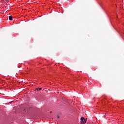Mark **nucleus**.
Masks as SVG:
<instances>
[{"mask_svg":"<svg viewBox=\"0 0 124 124\" xmlns=\"http://www.w3.org/2000/svg\"><path fill=\"white\" fill-rule=\"evenodd\" d=\"M9 20H10V21H12V20H13L12 16H9Z\"/></svg>","mask_w":124,"mask_h":124,"instance_id":"nucleus-2","label":"nucleus"},{"mask_svg":"<svg viewBox=\"0 0 124 124\" xmlns=\"http://www.w3.org/2000/svg\"><path fill=\"white\" fill-rule=\"evenodd\" d=\"M80 121H81L82 124H86V119H85V118L81 117L80 119Z\"/></svg>","mask_w":124,"mask_h":124,"instance_id":"nucleus-1","label":"nucleus"},{"mask_svg":"<svg viewBox=\"0 0 124 124\" xmlns=\"http://www.w3.org/2000/svg\"><path fill=\"white\" fill-rule=\"evenodd\" d=\"M58 119H60V116H58Z\"/></svg>","mask_w":124,"mask_h":124,"instance_id":"nucleus-5","label":"nucleus"},{"mask_svg":"<svg viewBox=\"0 0 124 124\" xmlns=\"http://www.w3.org/2000/svg\"><path fill=\"white\" fill-rule=\"evenodd\" d=\"M37 91H40V90H42V88H38L36 89Z\"/></svg>","mask_w":124,"mask_h":124,"instance_id":"nucleus-3","label":"nucleus"},{"mask_svg":"<svg viewBox=\"0 0 124 124\" xmlns=\"http://www.w3.org/2000/svg\"><path fill=\"white\" fill-rule=\"evenodd\" d=\"M23 111H24V112H26V110L25 109H24Z\"/></svg>","mask_w":124,"mask_h":124,"instance_id":"nucleus-4","label":"nucleus"}]
</instances>
